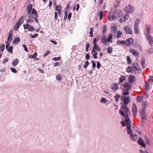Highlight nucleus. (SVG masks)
Segmentation results:
<instances>
[{
    "instance_id": "nucleus-53",
    "label": "nucleus",
    "mask_w": 153,
    "mask_h": 153,
    "mask_svg": "<svg viewBox=\"0 0 153 153\" xmlns=\"http://www.w3.org/2000/svg\"><path fill=\"white\" fill-rule=\"evenodd\" d=\"M143 97V96H139L137 97V100L140 102L141 101V99Z\"/></svg>"
},
{
    "instance_id": "nucleus-8",
    "label": "nucleus",
    "mask_w": 153,
    "mask_h": 153,
    "mask_svg": "<svg viewBox=\"0 0 153 153\" xmlns=\"http://www.w3.org/2000/svg\"><path fill=\"white\" fill-rule=\"evenodd\" d=\"M125 121H126L127 126V134H130V135L131 134H132V131L131 128V125H130L131 122H130V120H129L128 122H127L126 120Z\"/></svg>"
},
{
    "instance_id": "nucleus-22",
    "label": "nucleus",
    "mask_w": 153,
    "mask_h": 153,
    "mask_svg": "<svg viewBox=\"0 0 153 153\" xmlns=\"http://www.w3.org/2000/svg\"><path fill=\"white\" fill-rule=\"evenodd\" d=\"M130 100L131 99L130 97L129 96H127V97L124 100L123 102V105H126L130 102Z\"/></svg>"
},
{
    "instance_id": "nucleus-44",
    "label": "nucleus",
    "mask_w": 153,
    "mask_h": 153,
    "mask_svg": "<svg viewBox=\"0 0 153 153\" xmlns=\"http://www.w3.org/2000/svg\"><path fill=\"white\" fill-rule=\"evenodd\" d=\"M144 139L147 143V144L149 145H150V143L149 138L146 137V136H144Z\"/></svg>"
},
{
    "instance_id": "nucleus-54",
    "label": "nucleus",
    "mask_w": 153,
    "mask_h": 153,
    "mask_svg": "<svg viewBox=\"0 0 153 153\" xmlns=\"http://www.w3.org/2000/svg\"><path fill=\"white\" fill-rule=\"evenodd\" d=\"M61 59V58L60 57H54L53 59V60L55 61H59Z\"/></svg>"
},
{
    "instance_id": "nucleus-64",
    "label": "nucleus",
    "mask_w": 153,
    "mask_h": 153,
    "mask_svg": "<svg viewBox=\"0 0 153 153\" xmlns=\"http://www.w3.org/2000/svg\"><path fill=\"white\" fill-rule=\"evenodd\" d=\"M100 101L102 102L106 103L107 102V101H106V99L104 98H102L100 100Z\"/></svg>"
},
{
    "instance_id": "nucleus-55",
    "label": "nucleus",
    "mask_w": 153,
    "mask_h": 153,
    "mask_svg": "<svg viewBox=\"0 0 153 153\" xmlns=\"http://www.w3.org/2000/svg\"><path fill=\"white\" fill-rule=\"evenodd\" d=\"M10 69L11 70V71L13 73H16L17 72V71L15 68H10Z\"/></svg>"
},
{
    "instance_id": "nucleus-34",
    "label": "nucleus",
    "mask_w": 153,
    "mask_h": 153,
    "mask_svg": "<svg viewBox=\"0 0 153 153\" xmlns=\"http://www.w3.org/2000/svg\"><path fill=\"white\" fill-rule=\"evenodd\" d=\"M146 85L145 86V89L147 91H149L150 89V85L147 82H146Z\"/></svg>"
},
{
    "instance_id": "nucleus-37",
    "label": "nucleus",
    "mask_w": 153,
    "mask_h": 153,
    "mask_svg": "<svg viewBox=\"0 0 153 153\" xmlns=\"http://www.w3.org/2000/svg\"><path fill=\"white\" fill-rule=\"evenodd\" d=\"M123 35L121 31H118L117 33V34L116 35V36H114L115 37L119 38L120 37Z\"/></svg>"
},
{
    "instance_id": "nucleus-5",
    "label": "nucleus",
    "mask_w": 153,
    "mask_h": 153,
    "mask_svg": "<svg viewBox=\"0 0 153 153\" xmlns=\"http://www.w3.org/2000/svg\"><path fill=\"white\" fill-rule=\"evenodd\" d=\"M24 16H22L19 19L18 21L16 23L13 27V30H18L19 27L21 24H22L23 22V19Z\"/></svg>"
},
{
    "instance_id": "nucleus-32",
    "label": "nucleus",
    "mask_w": 153,
    "mask_h": 153,
    "mask_svg": "<svg viewBox=\"0 0 153 153\" xmlns=\"http://www.w3.org/2000/svg\"><path fill=\"white\" fill-rule=\"evenodd\" d=\"M133 69V67L128 66V68L126 69V71L128 73H132V72Z\"/></svg>"
},
{
    "instance_id": "nucleus-36",
    "label": "nucleus",
    "mask_w": 153,
    "mask_h": 153,
    "mask_svg": "<svg viewBox=\"0 0 153 153\" xmlns=\"http://www.w3.org/2000/svg\"><path fill=\"white\" fill-rule=\"evenodd\" d=\"M121 97L120 95L116 94L115 96V99L116 102H117L119 101V99Z\"/></svg>"
},
{
    "instance_id": "nucleus-6",
    "label": "nucleus",
    "mask_w": 153,
    "mask_h": 153,
    "mask_svg": "<svg viewBox=\"0 0 153 153\" xmlns=\"http://www.w3.org/2000/svg\"><path fill=\"white\" fill-rule=\"evenodd\" d=\"M140 20L138 19H137L135 21L134 23V33L137 34L140 33L139 30L138 29V25L139 24Z\"/></svg>"
},
{
    "instance_id": "nucleus-31",
    "label": "nucleus",
    "mask_w": 153,
    "mask_h": 153,
    "mask_svg": "<svg viewBox=\"0 0 153 153\" xmlns=\"http://www.w3.org/2000/svg\"><path fill=\"white\" fill-rule=\"evenodd\" d=\"M126 76H125L121 75L119 79L120 80V83L123 82L125 80Z\"/></svg>"
},
{
    "instance_id": "nucleus-57",
    "label": "nucleus",
    "mask_w": 153,
    "mask_h": 153,
    "mask_svg": "<svg viewBox=\"0 0 153 153\" xmlns=\"http://www.w3.org/2000/svg\"><path fill=\"white\" fill-rule=\"evenodd\" d=\"M5 45L4 44H2L1 45V51H3L4 49Z\"/></svg>"
},
{
    "instance_id": "nucleus-2",
    "label": "nucleus",
    "mask_w": 153,
    "mask_h": 153,
    "mask_svg": "<svg viewBox=\"0 0 153 153\" xmlns=\"http://www.w3.org/2000/svg\"><path fill=\"white\" fill-rule=\"evenodd\" d=\"M123 12L120 10H116L113 12L112 11L109 12L108 15V19L112 21L116 19L117 17H120L123 15Z\"/></svg>"
},
{
    "instance_id": "nucleus-46",
    "label": "nucleus",
    "mask_w": 153,
    "mask_h": 153,
    "mask_svg": "<svg viewBox=\"0 0 153 153\" xmlns=\"http://www.w3.org/2000/svg\"><path fill=\"white\" fill-rule=\"evenodd\" d=\"M107 26L106 25H104L102 28V33H104L106 32V30H107Z\"/></svg>"
},
{
    "instance_id": "nucleus-50",
    "label": "nucleus",
    "mask_w": 153,
    "mask_h": 153,
    "mask_svg": "<svg viewBox=\"0 0 153 153\" xmlns=\"http://www.w3.org/2000/svg\"><path fill=\"white\" fill-rule=\"evenodd\" d=\"M90 36L91 37H92L93 36V28H90Z\"/></svg>"
},
{
    "instance_id": "nucleus-3",
    "label": "nucleus",
    "mask_w": 153,
    "mask_h": 153,
    "mask_svg": "<svg viewBox=\"0 0 153 153\" xmlns=\"http://www.w3.org/2000/svg\"><path fill=\"white\" fill-rule=\"evenodd\" d=\"M113 36V35L111 33L109 34L107 36V38L105 35L102 36L101 39V41L103 44L105 45H109L111 42H112L113 41H111Z\"/></svg>"
},
{
    "instance_id": "nucleus-63",
    "label": "nucleus",
    "mask_w": 153,
    "mask_h": 153,
    "mask_svg": "<svg viewBox=\"0 0 153 153\" xmlns=\"http://www.w3.org/2000/svg\"><path fill=\"white\" fill-rule=\"evenodd\" d=\"M38 36V34L37 33H36L34 34L32 36H31V38H35L37 37Z\"/></svg>"
},
{
    "instance_id": "nucleus-60",
    "label": "nucleus",
    "mask_w": 153,
    "mask_h": 153,
    "mask_svg": "<svg viewBox=\"0 0 153 153\" xmlns=\"http://www.w3.org/2000/svg\"><path fill=\"white\" fill-rule=\"evenodd\" d=\"M8 61V59L7 58H5L2 61V63L5 64V63Z\"/></svg>"
},
{
    "instance_id": "nucleus-24",
    "label": "nucleus",
    "mask_w": 153,
    "mask_h": 153,
    "mask_svg": "<svg viewBox=\"0 0 153 153\" xmlns=\"http://www.w3.org/2000/svg\"><path fill=\"white\" fill-rule=\"evenodd\" d=\"M130 138L132 140L135 142L137 139V135L136 134H131L130 135Z\"/></svg>"
},
{
    "instance_id": "nucleus-20",
    "label": "nucleus",
    "mask_w": 153,
    "mask_h": 153,
    "mask_svg": "<svg viewBox=\"0 0 153 153\" xmlns=\"http://www.w3.org/2000/svg\"><path fill=\"white\" fill-rule=\"evenodd\" d=\"M32 10V4H28L27 8V13L28 14L31 13Z\"/></svg>"
},
{
    "instance_id": "nucleus-43",
    "label": "nucleus",
    "mask_w": 153,
    "mask_h": 153,
    "mask_svg": "<svg viewBox=\"0 0 153 153\" xmlns=\"http://www.w3.org/2000/svg\"><path fill=\"white\" fill-rule=\"evenodd\" d=\"M120 1L117 0V1L116 2L115 4H114V7H118L120 5Z\"/></svg>"
},
{
    "instance_id": "nucleus-27",
    "label": "nucleus",
    "mask_w": 153,
    "mask_h": 153,
    "mask_svg": "<svg viewBox=\"0 0 153 153\" xmlns=\"http://www.w3.org/2000/svg\"><path fill=\"white\" fill-rule=\"evenodd\" d=\"M20 39L19 37H18L16 38H14L13 44L14 45H17L19 42H20Z\"/></svg>"
},
{
    "instance_id": "nucleus-18",
    "label": "nucleus",
    "mask_w": 153,
    "mask_h": 153,
    "mask_svg": "<svg viewBox=\"0 0 153 153\" xmlns=\"http://www.w3.org/2000/svg\"><path fill=\"white\" fill-rule=\"evenodd\" d=\"M129 15L128 14H126L123 16V18L120 19L119 22L121 23H123L125 21L127 20L129 18Z\"/></svg>"
},
{
    "instance_id": "nucleus-30",
    "label": "nucleus",
    "mask_w": 153,
    "mask_h": 153,
    "mask_svg": "<svg viewBox=\"0 0 153 153\" xmlns=\"http://www.w3.org/2000/svg\"><path fill=\"white\" fill-rule=\"evenodd\" d=\"M19 62V60L18 59H16L13 61L12 64L13 66L15 67L17 65Z\"/></svg>"
},
{
    "instance_id": "nucleus-7",
    "label": "nucleus",
    "mask_w": 153,
    "mask_h": 153,
    "mask_svg": "<svg viewBox=\"0 0 153 153\" xmlns=\"http://www.w3.org/2000/svg\"><path fill=\"white\" fill-rule=\"evenodd\" d=\"M125 10L127 13H132L134 11V7L131 4H128L126 7Z\"/></svg>"
},
{
    "instance_id": "nucleus-49",
    "label": "nucleus",
    "mask_w": 153,
    "mask_h": 153,
    "mask_svg": "<svg viewBox=\"0 0 153 153\" xmlns=\"http://www.w3.org/2000/svg\"><path fill=\"white\" fill-rule=\"evenodd\" d=\"M147 52H148L149 54H151L153 53V48H149Z\"/></svg>"
},
{
    "instance_id": "nucleus-59",
    "label": "nucleus",
    "mask_w": 153,
    "mask_h": 153,
    "mask_svg": "<svg viewBox=\"0 0 153 153\" xmlns=\"http://www.w3.org/2000/svg\"><path fill=\"white\" fill-rule=\"evenodd\" d=\"M97 67L98 69H99L101 67V64L100 62L98 61H97Z\"/></svg>"
},
{
    "instance_id": "nucleus-26",
    "label": "nucleus",
    "mask_w": 153,
    "mask_h": 153,
    "mask_svg": "<svg viewBox=\"0 0 153 153\" xmlns=\"http://www.w3.org/2000/svg\"><path fill=\"white\" fill-rule=\"evenodd\" d=\"M117 25H114L113 26L111 27V31L112 33H115L117 32Z\"/></svg>"
},
{
    "instance_id": "nucleus-41",
    "label": "nucleus",
    "mask_w": 153,
    "mask_h": 153,
    "mask_svg": "<svg viewBox=\"0 0 153 153\" xmlns=\"http://www.w3.org/2000/svg\"><path fill=\"white\" fill-rule=\"evenodd\" d=\"M7 51L10 53H13V46H10L7 48Z\"/></svg>"
},
{
    "instance_id": "nucleus-25",
    "label": "nucleus",
    "mask_w": 153,
    "mask_h": 153,
    "mask_svg": "<svg viewBox=\"0 0 153 153\" xmlns=\"http://www.w3.org/2000/svg\"><path fill=\"white\" fill-rule=\"evenodd\" d=\"M111 88L114 91H117L118 89V85L116 83H115L114 84L111 85Z\"/></svg>"
},
{
    "instance_id": "nucleus-21",
    "label": "nucleus",
    "mask_w": 153,
    "mask_h": 153,
    "mask_svg": "<svg viewBox=\"0 0 153 153\" xmlns=\"http://www.w3.org/2000/svg\"><path fill=\"white\" fill-rule=\"evenodd\" d=\"M129 51L135 56H137L139 54V53L135 50L132 49H130Z\"/></svg>"
},
{
    "instance_id": "nucleus-17",
    "label": "nucleus",
    "mask_w": 153,
    "mask_h": 153,
    "mask_svg": "<svg viewBox=\"0 0 153 153\" xmlns=\"http://www.w3.org/2000/svg\"><path fill=\"white\" fill-rule=\"evenodd\" d=\"M146 39L147 40H148L150 46H152L153 44V37L149 35L146 36Z\"/></svg>"
},
{
    "instance_id": "nucleus-15",
    "label": "nucleus",
    "mask_w": 153,
    "mask_h": 153,
    "mask_svg": "<svg viewBox=\"0 0 153 153\" xmlns=\"http://www.w3.org/2000/svg\"><path fill=\"white\" fill-rule=\"evenodd\" d=\"M126 45L128 47L131 46L133 43V40L132 39L129 38L126 41Z\"/></svg>"
},
{
    "instance_id": "nucleus-29",
    "label": "nucleus",
    "mask_w": 153,
    "mask_h": 153,
    "mask_svg": "<svg viewBox=\"0 0 153 153\" xmlns=\"http://www.w3.org/2000/svg\"><path fill=\"white\" fill-rule=\"evenodd\" d=\"M126 41L124 40H118L117 42V44L119 45H126Z\"/></svg>"
},
{
    "instance_id": "nucleus-12",
    "label": "nucleus",
    "mask_w": 153,
    "mask_h": 153,
    "mask_svg": "<svg viewBox=\"0 0 153 153\" xmlns=\"http://www.w3.org/2000/svg\"><path fill=\"white\" fill-rule=\"evenodd\" d=\"M137 143L140 146H141L143 148H145L146 147V145L144 140H142L141 137L139 138V139L137 142Z\"/></svg>"
},
{
    "instance_id": "nucleus-58",
    "label": "nucleus",
    "mask_w": 153,
    "mask_h": 153,
    "mask_svg": "<svg viewBox=\"0 0 153 153\" xmlns=\"http://www.w3.org/2000/svg\"><path fill=\"white\" fill-rule=\"evenodd\" d=\"M13 36H12V35H11V34H9V35L7 38V41H9L10 39H11L10 40L11 41V40L13 39Z\"/></svg>"
},
{
    "instance_id": "nucleus-19",
    "label": "nucleus",
    "mask_w": 153,
    "mask_h": 153,
    "mask_svg": "<svg viewBox=\"0 0 153 153\" xmlns=\"http://www.w3.org/2000/svg\"><path fill=\"white\" fill-rule=\"evenodd\" d=\"M146 36L150 35L151 29L150 25H146Z\"/></svg>"
},
{
    "instance_id": "nucleus-61",
    "label": "nucleus",
    "mask_w": 153,
    "mask_h": 153,
    "mask_svg": "<svg viewBox=\"0 0 153 153\" xmlns=\"http://www.w3.org/2000/svg\"><path fill=\"white\" fill-rule=\"evenodd\" d=\"M33 19H27V22L28 23L31 24L32 22H33V20H32Z\"/></svg>"
},
{
    "instance_id": "nucleus-47",
    "label": "nucleus",
    "mask_w": 153,
    "mask_h": 153,
    "mask_svg": "<svg viewBox=\"0 0 153 153\" xmlns=\"http://www.w3.org/2000/svg\"><path fill=\"white\" fill-rule=\"evenodd\" d=\"M61 6L60 5H57L56 7V10L57 11H61Z\"/></svg>"
},
{
    "instance_id": "nucleus-62",
    "label": "nucleus",
    "mask_w": 153,
    "mask_h": 153,
    "mask_svg": "<svg viewBox=\"0 0 153 153\" xmlns=\"http://www.w3.org/2000/svg\"><path fill=\"white\" fill-rule=\"evenodd\" d=\"M22 46L24 48V50L26 52H28V49L27 47L24 44Z\"/></svg>"
},
{
    "instance_id": "nucleus-33",
    "label": "nucleus",
    "mask_w": 153,
    "mask_h": 153,
    "mask_svg": "<svg viewBox=\"0 0 153 153\" xmlns=\"http://www.w3.org/2000/svg\"><path fill=\"white\" fill-rule=\"evenodd\" d=\"M123 92L122 94L124 95H128L129 94L128 91L129 90H128L125 89L124 88L123 89Z\"/></svg>"
},
{
    "instance_id": "nucleus-56",
    "label": "nucleus",
    "mask_w": 153,
    "mask_h": 153,
    "mask_svg": "<svg viewBox=\"0 0 153 153\" xmlns=\"http://www.w3.org/2000/svg\"><path fill=\"white\" fill-rule=\"evenodd\" d=\"M51 53V51H47L43 55V57H45L48 55L49 54H50Z\"/></svg>"
},
{
    "instance_id": "nucleus-16",
    "label": "nucleus",
    "mask_w": 153,
    "mask_h": 153,
    "mask_svg": "<svg viewBox=\"0 0 153 153\" xmlns=\"http://www.w3.org/2000/svg\"><path fill=\"white\" fill-rule=\"evenodd\" d=\"M128 80L130 83H131V84H132L135 81L136 77L134 76L130 75L128 79Z\"/></svg>"
},
{
    "instance_id": "nucleus-23",
    "label": "nucleus",
    "mask_w": 153,
    "mask_h": 153,
    "mask_svg": "<svg viewBox=\"0 0 153 153\" xmlns=\"http://www.w3.org/2000/svg\"><path fill=\"white\" fill-rule=\"evenodd\" d=\"M92 52H94L95 51H96L97 52H99L100 51L101 49L99 47V45H94V47L92 49Z\"/></svg>"
},
{
    "instance_id": "nucleus-11",
    "label": "nucleus",
    "mask_w": 153,
    "mask_h": 153,
    "mask_svg": "<svg viewBox=\"0 0 153 153\" xmlns=\"http://www.w3.org/2000/svg\"><path fill=\"white\" fill-rule=\"evenodd\" d=\"M123 29L126 34H132L133 33V32L131 29L129 27L125 26L123 27Z\"/></svg>"
},
{
    "instance_id": "nucleus-39",
    "label": "nucleus",
    "mask_w": 153,
    "mask_h": 153,
    "mask_svg": "<svg viewBox=\"0 0 153 153\" xmlns=\"http://www.w3.org/2000/svg\"><path fill=\"white\" fill-rule=\"evenodd\" d=\"M126 59L128 64H131L132 63L131 60L129 56H127Z\"/></svg>"
},
{
    "instance_id": "nucleus-28",
    "label": "nucleus",
    "mask_w": 153,
    "mask_h": 153,
    "mask_svg": "<svg viewBox=\"0 0 153 153\" xmlns=\"http://www.w3.org/2000/svg\"><path fill=\"white\" fill-rule=\"evenodd\" d=\"M145 61L146 59L144 57H142V58L141 64L143 68H144L146 67V66L145 65Z\"/></svg>"
},
{
    "instance_id": "nucleus-35",
    "label": "nucleus",
    "mask_w": 153,
    "mask_h": 153,
    "mask_svg": "<svg viewBox=\"0 0 153 153\" xmlns=\"http://www.w3.org/2000/svg\"><path fill=\"white\" fill-rule=\"evenodd\" d=\"M91 53L92 54H93V56L94 59H96L97 58V53L96 51H94V52H92V51H91Z\"/></svg>"
},
{
    "instance_id": "nucleus-9",
    "label": "nucleus",
    "mask_w": 153,
    "mask_h": 153,
    "mask_svg": "<svg viewBox=\"0 0 153 153\" xmlns=\"http://www.w3.org/2000/svg\"><path fill=\"white\" fill-rule=\"evenodd\" d=\"M146 111H145L144 109H142V111L140 112L141 115V118L142 120H145L147 119L148 117L146 115Z\"/></svg>"
},
{
    "instance_id": "nucleus-1",
    "label": "nucleus",
    "mask_w": 153,
    "mask_h": 153,
    "mask_svg": "<svg viewBox=\"0 0 153 153\" xmlns=\"http://www.w3.org/2000/svg\"><path fill=\"white\" fill-rule=\"evenodd\" d=\"M121 109L122 110H120L119 113L121 116H122L123 118L125 119V120H126L127 122L130 120L129 118V114L130 113L128 107L126 105H122Z\"/></svg>"
},
{
    "instance_id": "nucleus-14",
    "label": "nucleus",
    "mask_w": 153,
    "mask_h": 153,
    "mask_svg": "<svg viewBox=\"0 0 153 153\" xmlns=\"http://www.w3.org/2000/svg\"><path fill=\"white\" fill-rule=\"evenodd\" d=\"M123 85L124 89L130 91L131 88L132 84H130L128 82H126L124 84H122L121 85Z\"/></svg>"
},
{
    "instance_id": "nucleus-48",
    "label": "nucleus",
    "mask_w": 153,
    "mask_h": 153,
    "mask_svg": "<svg viewBox=\"0 0 153 153\" xmlns=\"http://www.w3.org/2000/svg\"><path fill=\"white\" fill-rule=\"evenodd\" d=\"M103 15V11H100L99 13L100 19V20H101L102 19Z\"/></svg>"
},
{
    "instance_id": "nucleus-52",
    "label": "nucleus",
    "mask_w": 153,
    "mask_h": 153,
    "mask_svg": "<svg viewBox=\"0 0 153 153\" xmlns=\"http://www.w3.org/2000/svg\"><path fill=\"white\" fill-rule=\"evenodd\" d=\"M134 68L137 71H140V66L138 65H137V66H136V67H134Z\"/></svg>"
},
{
    "instance_id": "nucleus-51",
    "label": "nucleus",
    "mask_w": 153,
    "mask_h": 153,
    "mask_svg": "<svg viewBox=\"0 0 153 153\" xmlns=\"http://www.w3.org/2000/svg\"><path fill=\"white\" fill-rule=\"evenodd\" d=\"M89 64V63L88 61H86L85 62L83 68L85 69L86 68Z\"/></svg>"
},
{
    "instance_id": "nucleus-13",
    "label": "nucleus",
    "mask_w": 153,
    "mask_h": 153,
    "mask_svg": "<svg viewBox=\"0 0 153 153\" xmlns=\"http://www.w3.org/2000/svg\"><path fill=\"white\" fill-rule=\"evenodd\" d=\"M132 112L134 116L135 117L137 115V109L136 104L134 103L133 105Z\"/></svg>"
},
{
    "instance_id": "nucleus-42",
    "label": "nucleus",
    "mask_w": 153,
    "mask_h": 153,
    "mask_svg": "<svg viewBox=\"0 0 153 153\" xmlns=\"http://www.w3.org/2000/svg\"><path fill=\"white\" fill-rule=\"evenodd\" d=\"M37 53L36 52L35 53H34V54L32 55H30L29 56V57L30 58V59H33L35 58L37 56Z\"/></svg>"
},
{
    "instance_id": "nucleus-10",
    "label": "nucleus",
    "mask_w": 153,
    "mask_h": 153,
    "mask_svg": "<svg viewBox=\"0 0 153 153\" xmlns=\"http://www.w3.org/2000/svg\"><path fill=\"white\" fill-rule=\"evenodd\" d=\"M23 26L24 29H27L29 31H33L34 30L33 27L28 23H26V25H24Z\"/></svg>"
},
{
    "instance_id": "nucleus-38",
    "label": "nucleus",
    "mask_w": 153,
    "mask_h": 153,
    "mask_svg": "<svg viewBox=\"0 0 153 153\" xmlns=\"http://www.w3.org/2000/svg\"><path fill=\"white\" fill-rule=\"evenodd\" d=\"M143 109H144L145 111H146L145 109L147 107V106L148 105V103L146 101H143Z\"/></svg>"
},
{
    "instance_id": "nucleus-45",
    "label": "nucleus",
    "mask_w": 153,
    "mask_h": 153,
    "mask_svg": "<svg viewBox=\"0 0 153 153\" xmlns=\"http://www.w3.org/2000/svg\"><path fill=\"white\" fill-rule=\"evenodd\" d=\"M56 80H61L62 79V76L60 74H59L56 76Z\"/></svg>"
},
{
    "instance_id": "nucleus-4",
    "label": "nucleus",
    "mask_w": 153,
    "mask_h": 153,
    "mask_svg": "<svg viewBox=\"0 0 153 153\" xmlns=\"http://www.w3.org/2000/svg\"><path fill=\"white\" fill-rule=\"evenodd\" d=\"M28 18L30 19H34L36 23H37L38 22L37 19L38 15L36 11L34 8L33 9L31 13L28 14Z\"/></svg>"
},
{
    "instance_id": "nucleus-40",
    "label": "nucleus",
    "mask_w": 153,
    "mask_h": 153,
    "mask_svg": "<svg viewBox=\"0 0 153 153\" xmlns=\"http://www.w3.org/2000/svg\"><path fill=\"white\" fill-rule=\"evenodd\" d=\"M113 51V48L111 47H109L107 48V52L109 54H111Z\"/></svg>"
}]
</instances>
